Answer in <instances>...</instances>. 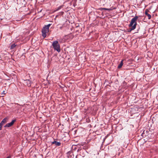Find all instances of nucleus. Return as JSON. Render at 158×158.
<instances>
[{"instance_id":"9b49d317","label":"nucleus","mask_w":158,"mask_h":158,"mask_svg":"<svg viewBox=\"0 0 158 158\" xmlns=\"http://www.w3.org/2000/svg\"><path fill=\"white\" fill-rule=\"evenodd\" d=\"M16 46V45H15V44H13L11 45V49H13V48H15V47Z\"/></svg>"},{"instance_id":"f257e3e1","label":"nucleus","mask_w":158,"mask_h":158,"mask_svg":"<svg viewBox=\"0 0 158 158\" xmlns=\"http://www.w3.org/2000/svg\"><path fill=\"white\" fill-rule=\"evenodd\" d=\"M138 18V16H135L131 19L130 23L129 25V27H131L128 31V32H131L132 30H133L135 28L137 24L136 21Z\"/></svg>"},{"instance_id":"ddd939ff","label":"nucleus","mask_w":158,"mask_h":158,"mask_svg":"<svg viewBox=\"0 0 158 158\" xmlns=\"http://www.w3.org/2000/svg\"><path fill=\"white\" fill-rule=\"evenodd\" d=\"M6 94V93H5V91L4 90L2 93V94Z\"/></svg>"},{"instance_id":"f3484780","label":"nucleus","mask_w":158,"mask_h":158,"mask_svg":"<svg viewBox=\"0 0 158 158\" xmlns=\"http://www.w3.org/2000/svg\"><path fill=\"white\" fill-rule=\"evenodd\" d=\"M11 157V156H9L8 157H7L6 158H10Z\"/></svg>"},{"instance_id":"20e7f679","label":"nucleus","mask_w":158,"mask_h":158,"mask_svg":"<svg viewBox=\"0 0 158 158\" xmlns=\"http://www.w3.org/2000/svg\"><path fill=\"white\" fill-rule=\"evenodd\" d=\"M16 121L15 120H13L12 121L9 123H7L6 125L4 126L5 127H11L12 125H13L14 123Z\"/></svg>"},{"instance_id":"f8f14e48","label":"nucleus","mask_w":158,"mask_h":158,"mask_svg":"<svg viewBox=\"0 0 158 158\" xmlns=\"http://www.w3.org/2000/svg\"><path fill=\"white\" fill-rule=\"evenodd\" d=\"M148 10H147V9L145 10V15H146L147 14H148Z\"/></svg>"},{"instance_id":"f03ea898","label":"nucleus","mask_w":158,"mask_h":158,"mask_svg":"<svg viewBox=\"0 0 158 158\" xmlns=\"http://www.w3.org/2000/svg\"><path fill=\"white\" fill-rule=\"evenodd\" d=\"M51 24H49L47 25H45L42 29V36L44 38L46 36V34L49 32V27Z\"/></svg>"},{"instance_id":"39448f33","label":"nucleus","mask_w":158,"mask_h":158,"mask_svg":"<svg viewBox=\"0 0 158 158\" xmlns=\"http://www.w3.org/2000/svg\"><path fill=\"white\" fill-rule=\"evenodd\" d=\"M24 83L29 87L31 85V81L29 80H24Z\"/></svg>"},{"instance_id":"423d86ee","label":"nucleus","mask_w":158,"mask_h":158,"mask_svg":"<svg viewBox=\"0 0 158 158\" xmlns=\"http://www.w3.org/2000/svg\"><path fill=\"white\" fill-rule=\"evenodd\" d=\"M8 119V117H6L5 118L2 120V121L0 123L3 125L4 124H5V123H6L7 122V120Z\"/></svg>"},{"instance_id":"6e6552de","label":"nucleus","mask_w":158,"mask_h":158,"mask_svg":"<svg viewBox=\"0 0 158 158\" xmlns=\"http://www.w3.org/2000/svg\"><path fill=\"white\" fill-rule=\"evenodd\" d=\"M63 6H64V5H61V6H59L57 8L55 9V11H57L60 10L62 8Z\"/></svg>"},{"instance_id":"9d476101","label":"nucleus","mask_w":158,"mask_h":158,"mask_svg":"<svg viewBox=\"0 0 158 158\" xmlns=\"http://www.w3.org/2000/svg\"><path fill=\"white\" fill-rule=\"evenodd\" d=\"M146 15L148 16V19H151V16L150 14H149L148 13V14H147V15Z\"/></svg>"},{"instance_id":"0eeeda50","label":"nucleus","mask_w":158,"mask_h":158,"mask_svg":"<svg viewBox=\"0 0 158 158\" xmlns=\"http://www.w3.org/2000/svg\"><path fill=\"white\" fill-rule=\"evenodd\" d=\"M52 144H55V145L57 146H59L60 145V142H57L56 141H54L52 142Z\"/></svg>"},{"instance_id":"4468645a","label":"nucleus","mask_w":158,"mask_h":158,"mask_svg":"<svg viewBox=\"0 0 158 158\" xmlns=\"http://www.w3.org/2000/svg\"><path fill=\"white\" fill-rule=\"evenodd\" d=\"M2 125L0 123V131L2 130Z\"/></svg>"},{"instance_id":"dca6fc26","label":"nucleus","mask_w":158,"mask_h":158,"mask_svg":"<svg viewBox=\"0 0 158 158\" xmlns=\"http://www.w3.org/2000/svg\"><path fill=\"white\" fill-rule=\"evenodd\" d=\"M102 9L103 10H107V9L106 8H103Z\"/></svg>"},{"instance_id":"7ed1b4c3","label":"nucleus","mask_w":158,"mask_h":158,"mask_svg":"<svg viewBox=\"0 0 158 158\" xmlns=\"http://www.w3.org/2000/svg\"><path fill=\"white\" fill-rule=\"evenodd\" d=\"M52 46L55 50L56 51L58 52H60V45L57 41H55L53 42Z\"/></svg>"},{"instance_id":"2eb2a0df","label":"nucleus","mask_w":158,"mask_h":158,"mask_svg":"<svg viewBox=\"0 0 158 158\" xmlns=\"http://www.w3.org/2000/svg\"><path fill=\"white\" fill-rule=\"evenodd\" d=\"M107 10H112V9H111V8H107Z\"/></svg>"},{"instance_id":"1a4fd4ad","label":"nucleus","mask_w":158,"mask_h":158,"mask_svg":"<svg viewBox=\"0 0 158 158\" xmlns=\"http://www.w3.org/2000/svg\"><path fill=\"white\" fill-rule=\"evenodd\" d=\"M123 60H122L121 61L120 64L118 66V69H120L121 68L123 64Z\"/></svg>"}]
</instances>
